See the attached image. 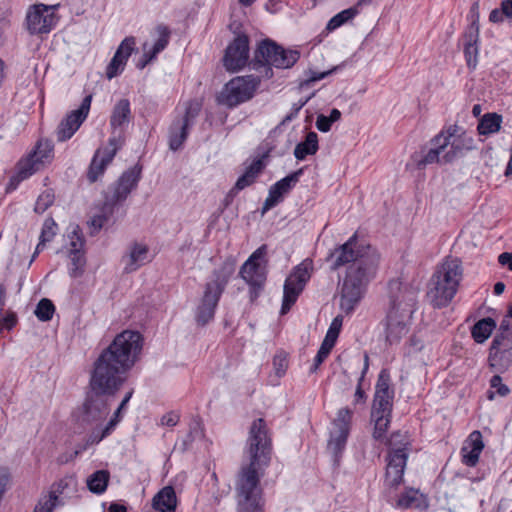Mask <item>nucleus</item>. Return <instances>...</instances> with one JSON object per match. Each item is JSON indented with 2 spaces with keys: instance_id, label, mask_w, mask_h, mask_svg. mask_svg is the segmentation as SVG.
I'll list each match as a JSON object with an SVG mask.
<instances>
[{
  "instance_id": "obj_60",
  "label": "nucleus",
  "mask_w": 512,
  "mask_h": 512,
  "mask_svg": "<svg viewBox=\"0 0 512 512\" xmlns=\"http://www.w3.org/2000/svg\"><path fill=\"white\" fill-rule=\"evenodd\" d=\"M135 45H136V41H135V38L132 37V36H129V37H126L119 45V47L117 48V50L121 51L122 52V55L126 58V59H129V57L131 56L132 52L134 51L135 49Z\"/></svg>"
},
{
  "instance_id": "obj_4",
  "label": "nucleus",
  "mask_w": 512,
  "mask_h": 512,
  "mask_svg": "<svg viewBox=\"0 0 512 512\" xmlns=\"http://www.w3.org/2000/svg\"><path fill=\"white\" fill-rule=\"evenodd\" d=\"M391 306L386 317V342L398 344L409 331V321L415 311L418 290L399 280L389 282Z\"/></svg>"
},
{
  "instance_id": "obj_48",
  "label": "nucleus",
  "mask_w": 512,
  "mask_h": 512,
  "mask_svg": "<svg viewBox=\"0 0 512 512\" xmlns=\"http://www.w3.org/2000/svg\"><path fill=\"white\" fill-rule=\"evenodd\" d=\"M55 312V306L50 299L43 298L41 299L35 309L36 317L43 322L50 321Z\"/></svg>"
},
{
  "instance_id": "obj_39",
  "label": "nucleus",
  "mask_w": 512,
  "mask_h": 512,
  "mask_svg": "<svg viewBox=\"0 0 512 512\" xmlns=\"http://www.w3.org/2000/svg\"><path fill=\"white\" fill-rule=\"evenodd\" d=\"M203 429L201 427V424L199 421H193L190 425H189V431L188 433L185 435V437L183 439H181V441L179 443H177L179 449L181 452H186L188 451L191 446H192V443L196 440V439H200L201 437H203Z\"/></svg>"
},
{
  "instance_id": "obj_31",
  "label": "nucleus",
  "mask_w": 512,
  "mask_h": 512,
  "mask_svg": "<svg viewBox=\"0 0 512 512\" xmlns=\"http://www.w3.org/2000/svg\"><path fill=\"white\" fill-rule=\"evenodd\" d=\"M265 154L266 151L263 153L261 158L255 159L246 169L244 174L237 179L234 185L235 190H238L240 192L241 190L245 189L246 187L252 185L255 182L257 176L264 168L263 159L265 158Z\"/></svg>"
},
{
  "instance_id": "obj_47",
  "label": "nucleus",
  "mask_w": 512,
  "mask_h": 512,
  "mask_svg": "<svg viewBox=\"0 0 512 512\" xmlns=\"http://www.w3.org/2000/svg\"><path fill=\"white\" fill-rule=\"evenodd\" d=\"M128 59H126L122 52L119 50H116L113 58L111 59L110 63L107 66L106 69V76L108 79H112L116 77L119 73H121L127 63Z\"/></svg>"
},
{
  "instance_id": "obj_50",
  "label": "nucleus",
  "mask_w": 512,
  "mask_h": 512,
  "mask_svg": "<svg viewBox=\"0 0 512 512\" xmlns=\"http://www.w3.org/2000/svg\"><path fill=\"white\" fill-rule=\"evenodd\" d=\"M63 505V501H56L54 497L46 493L41 495L33 512H53L56 507Z\"/></svg>"
},
{
  "instance_id": "obj_56",
  "label": "nucleus",
  "mask_w": 512,
  "mask_h": 512,
  "mask_svg": "<svg viewBox=\"0 0 512 512\" xmlns=\"http://www.w3.org/2000/svg\"><path fill=\"white\" fill-rule=\"evenodd\" d=\"M490 347L512 349V331L497 332Z\"/></svg>"
},
{
  "instance_id": "obj_11",
  "label": "nucleus",
  "mask_w": 512,
  "mask_h": 512,
  "mask_svg": "<svg viewBox=\"0 0 512 512\" xmlns=\"http://www.w3.org/2000/svg\"><path fill=\"white\" fill-rule=\"evenodd\" d=\"M141 173L142 167L139 165L123 172L119 179L108 187L105 193V201L114 207L124 202L131 191L137 187L141 179Z\"/></svg>"
},
{
  "instance_id": "obj_26",
  "label": "nucleus",
  "mask_w": 512,
  "mask_h": 512,
  "mask_svg": "<svg viewBox=\"0 0 512 512\" xmlns=\"http://www.w3.org/2000/svg\"><path fill=\"white\" fill-rule=\"evenodd\" d=\"M132 119L130 101L126 98L120 99L113 107L110 115V127L114 131H125Z\"/></svg>"
},
{
  "instance_id": "obj_33",
  "label": "nucleus",
  "mask_w": 512,
  "mask_h": 512,
  "mask_svg": "<svg viewBox=\"0 0 512 512\" xmlns=\"http://www.w3.org/2000/svg\"><path fill=\"white\" fill-rule=\"evenodd\" d=\"M319 149L318 135L314 131L307 133L305 140L298 143L294 149L297 160H304L309 155H314Z\"/></svg>"
},
{
  "instance_id": "obj_59",
  "label": "nucleus",
  "mask_w": 512,
  "mask_h": 512,
  "mask_svg": "<svg viewBox=\"0 0 512 512\" xmlns=\"http://www.w3.org/2000/svg\"><path fill=\"white\" fill-rule=\"evenodd\" d=\"M337 70V67H334L333 69H330L328 71L324 72H309V76L301 82V87H310L314 82L319 81L327 77L328 75H331L334 71Z\"/></svg>"
},
{
  "instance_id": "obj_49",
  "label": "nucleus",
  "mask_w": 512,
  "mask_h": 512,
  "mask_svg": "<svg viewBox=\"0 0 512 512\" xmlns=\"http://www.w3.org/2000/svg\"><path fill=\"white\" fill-rule=\"evenodd\" d=\"M465 47H464V54L467 61V64L469 67H475L477 62V54H478V47L477 42L479 39V34L475 37V39H471L470 37H466Z\"/></svg>"
},
{
  "instance_id": "obj_62",
  "label": "nucleus",
  "mask_w": 512,
  "mask_h": 512,
  "mask_svg": "<svg viewBox=\"0 0 512 512\" xmlns=\"http://www.w3.org/2000/svg\"><path fill=\"white\" fill-rule=\"evenodd\" d=\"M179 420L180 415L175 411H170L161 417L160 423L163 426L174 427L178 424Z\"/></svg>"
},
{
  "instance_id": "obj_30",
  "label": "nucleus",
  "mask_w": 512,
  "mask_h": 512,
  "mask_svg": "<svg viewBox=\"0 0 512 512\" xmlns=\"http://www.w3.org/2000/svg\"><path fill=\"white\" fill-rule=\"evenodd\" d=\"M189 128L186 120H173L168 132V144L172 151H177L182 147L188 137Z\"/></svg>"
},
{
  "instance_id": "obj_38",
  "label": "nucleus",
  "mask_w": 512,
  "mask_h": 512,
  "mask_svg": "<svg viewBox=\"0 0 512 512\" xmlns=\"http://www.w3.org/2000/svg\"><path fill=\"white\" fill-rule=\"evenodd\" d=\"M502 116L497 113H486L479 120L477 130L480 135H489L500 130Z\"/></svg>"
},
{
  "instance_id": "obj_22",
  "label": "nucleus",
  "mask_w": 512,
  "mask_h": 512,
  "mask_svg": "<svg viewBox=\"0 0 512 512\" xmlns=\"http://www.w3.org/2000/svg\"><path fill=\"white\" fill-rule=\"evenodd\" d=\"M155 34L157 35V39L151 48H148L147 43L143 45L144 52L142 58L137 63V68L139 69H144L150 62L156 59L157 55L169 44L171 31L166 25H157Z\"/></svg>"
},
{
  "instance_id": "obj_20",
  "label": "nucleus",
  "mask_w": 512,
  "mask_h": 512,
  "mask_svg": "<svg viewBox=\"0 0 512 512\" xmlns=\"http://www.w3.org/2000/svg\"><path fill=\"white\" fill-rule=\"evenodd\" d=\"M266 247L263 245L259 247L252 255L246 260L240 269L241 278L255 288H262L266 280L264 270L260 267L258 261L265 255Z\"/></svg>"
},
{
  "instance_id": "obj_51",
  "label": "nucleus",
  "mask_w": 512,
  "mask_h": 512,
  "mask_svg": "<svg viewBox=\"0 0 512 512\" xmlns=\"http://www.w3.org/2000/svg\"><path fill=\"white\" fill-rule=\"evenodd\" d=\"M390 373L387 369H382L378 375L375 386V394L394 395V391L390 389Z\"/></svg>"
},
{
  "instance_id": "obj_28",
  "label": "nucleus",
  "mask_w": 512,
  "mask_h": 512,
  "mask_svg": "<svg viewBox=\"0 0 512 512\" xmlns=\"http://www.w3.org/2000/svg\"><path fill=\"white\" fill-rule=\"evenodd\" d=\"M177 497L172 486L162 488L152 500V507L159 512H175Z\"/></svg>"
},
{
  "instance_id": "obj_36",
  "label": "nucleus",
  "mask_w": 512,
  "mask_h": 512,
  "mask_svg": "<svg viewBox=\"0 0 512 512\" xmlns=\"http://www.w3.org/2000/svg\"><path fill=\"white\" fill-rule=\"evenodd\" d=\"M308 100L309 98L305 99L304 101H300L299 103L293 104L291 112L288 115H286L284 119L281 121V123L270 132L269 136L262 144V147L266 149V154L264 155V157H268L269 154L275 148L274 140L272 139L273 134L277 133L281 125H284L285 123L292 121L298 115L302 107L308 102Z\"/></svg>"
},
{
  "instance_id": "obj_13",
  "label": "nucleus",
  "mask_w": 512,
  "mask_h": 512,
  "mask_svg": "<svg viewBox=\"0 0 512 512\" xmlns=\"http://www.w3.org/2000/svg\"><path fill=\"white\" fill-rule=\"evenodd\" d=\"M249 37L246 34H238L225 49L223 56V66L229 72H238L249 61Z\"/></svg>"
},
{
  "instance_id": "obj_43",
  "label": "nucleus",
  "mask_w": 512,
  "mask_h": 512,
  "mask_svg": "<svg viewBox=\"0 0 512 512\" xmlns=\"http://www.w3.org/2000/svg\"><path fill=\"white\" fill-rule=\"evenodd\" d=\"M393 396L394 395L375 394L371 415H378V414L391 415Z\"/></svg>"
},
{
  "instance_id": "obj_34",
  "label": "nucleus",
  "mask_w": 512,
  "mask_h": 512,
  "mask_svg": "<svg viewBox=\"0 0 512 512\" xmlns=\"http://www.w3.org/2000/svg\"><path fill=\"white\" fill-rule=\"evenodd\" d=\"M6 286L0 283V334L3 330H12L18 323V316L12 310H7L5 315L2 316L6 304Z\"/></svg>"
},
{
  "instance_id": "obj_3",
  "label": "nucleus",
  "mask_w": 512,
  "mask_h": 512,
  "mask_svg": "<svg viewBox=\"0 0 512 512\" xmlns=\"http://www.w3.org/2000/svg\"><path fill=\"white\" fill-rule=\"evenodd\" d=\"M328 259L331 261L332 270L347 267L341 285L339 305L346 315L352 314L363 298L368 283L376 274L380 256L372 246L360 244L355 233L344 244L336 247Z\"/></svg>"
},
{
  "instance_id": "obj_10",
  "label": "nucleus",
  "mask_w": 512,
  "mask_h": 512,
  "mask_svg": "<svg viewBox=\"0 0 512 512\" xmlns=\"http://www.w3.org/2000/svg\"><path fill=\"white\" fill-rule=\"evenodd\" d=\"M352 411L349 408H342L337 412L334 419L327 449L333 455L334 461L338 462L342 452L345 449L347 439L350 433V424Z\"/></svg>"
},
{
  "instance_id": "obj_46",
  "label": "nucleus",
  "mask_w": 512,
  "mask_h": 512,
  "mask_svg": "<svg viewBox=\"0 0 512 512\" xmlns=\"http://www.w3.org/2000/svg\"><path fill=\"white\" fill-rule=\"evenodd\" d=\"M371 417L375 422L373 438L377 441H383V439L385 437V433L390 425L391 415L378 414V415H371Z\"/></svg>"
},
{
  "instance_id": "obj_24",
  "label": "nucleus",
  "mask_w": 512,
  "mask_h": 512,
  "mask_svg": "<svg viewBox=\"0 0 512 512\" xmlns=\"http://www.w3.org/2000/svg\"><path fill=\"white\" fill-rule=\"evenodd\" d=\"M132 395H133V390H130L129 392L126 393L125 397L122 399L120 405L116 409L113 417L103 428L99 427L100 424H95L96 427L92 430V432L86 438V440L88 441V444H91V445L98 444L100 441H102L105 437H107L114 430L115 426L120 421V414H121L122 410L126 407L128 402L130 401Z\"/></svg>"
},
{
  "instance_id": "obj_27",
  "label": "nucleus",
  "mask_w": 512,
  "mask_h": 512,
  "mask_svg": "<svg viewBox=\"0 0 512 512\" xmlns=\"http://www.w3.org/2000/svg\"><path fill=\"white\" fill-rule=\"evenodd\" d=\"M73 234L76 236V240H71L69 274L71 277H78L82 274L85 265V259L80 250L83 246V240L77 230H74Z\"/></svg>"
},
{
  "instance_id": "obj_21",
  "label": "nucleus",
  "mask_w": 512,
  "mask_h": 512,
  "mask_svg": "<svg viewBox=\"0 0 512 512\" xmlns=\"http://www.w3.org/2000/svg\"><path fill=\"white\" fill-rule=\"evenodd\" d=\"M343 324V317L341 315L336 316L330 326L329 329L325 335V338L314 358V363L310 368V372H316L318 367L324 362V360L328 357L331 350L333 349L337 338L339 336V333L341 331Z\"/></svg>"
},
{
  "instance_id": "obj_12",
  "label": "nucleus",
  "mask_w": 512,
  "mask_h": 512,
  "mask_svg": "<svg viewBox=\"0 0 512 512\" xmlns=\"http://www.w3.org/2000/svg\"><path fill=\"white\" fill-rule=\"evenodd\" d=\"M310 279V273L306 266L299 265L286 278L283 287V300L280 313L282 315L288 313L292 306L296 303L299 295L305 288L306 283Z\"/></svg>"
},
{
  "instance_id": "obj_42",
  "label": "nucleus",
  "mask_w": 512,
  "mask_h": 512,
  "mask_svg": "<svg viewBox=\"0 0 512 512\" xmlns=\"http://www.w3.org/2000/svg\"><path fill=\"white\" fill-rule=\"evenodd\" d=\"M124 132L125 131L121 130L111 131V136L108 139L107 146L105 148H101L102 152L105 153L108 156V158L113 159L118 150H120L123 147L125 143Z\"/></svg>"
},
{
  "instance_id": "obj_7",
  "label": "nucleus",
  "mask_w": 512,
  "mask_h": 512,
  "mask_svg": "<svg viewBox=\"0 0 512 512\" xmlns=\"http://www.w3.org/2000/svg\"><path fill=\"white\" fill-rule=\"evenodd\" d=\"M234 271L235 264L229 260L213 271L211 280L206 283L203 296L196 309L195 319L199 325L204 326L214 318L221 295Z\"/></svg>"
},
{
  "instance_id": "obj_61",
  "label": "nucleus",
  "mask_w": 512,
  "mask_h": 512,
  "mask_svg": "<svg viewBox=\"0 0 512 512\" xmlns=\"http://www.w3.org/2000/svg\"><path fill=\"white\" fill-rule=\"evenodd\" d=\"M490 387L495 389L496 392L502 397L507 396L510 392L508 386L502 383V378L500 375H494L490 379Z\"/></svg>"
},
{
  "instance_id": "obj_14",
  "label": "nucleus",
  "mask_w": 512,
  "mask_h": 512,
  "mask_svg": "<svg viewBox=\"0 0 512 512\" xmlns=\"http://www.w3.org/2000/svg\"><path fill=\"white\" fill-rule=\"evenodd\" d=\"M53 151L54 145L50 140H39L26 162L20 163L17 174L19 180L27 179L38 171L43 164L50 162L53 158Z\"/></svg>"
},
{
  "instance_id": "obj_19",
  "label": "nucleus",
  "mask_w": 512,
  "mask_h": 512,
  "mask_svg": "<svg viewBox=\"0 0 512 512\" xmlns=\"http://www.w3.org/2000/svg\"><path fill=\"white\" fill-rule=\"evenodd\" d=\"M302 174L303 168H300L273 184L270 187L268 196L263 203L262 214H265L267 211L282 202L284 196L287 195L299 182Z\"/></svg>"
},
{
  "instance_id": "obj_45",
  "label": "nucleus",
  "mask_w": 512,
  "mask_h": 512,
  "mask_svg": "<svg viewBox=\"0 0 512 512\" xmlns=\"http://www.w3.org/2000/svg\"><path fill=\"white\" fill-rule=\"evenodd\" d=\"M114 208V206L104 200L100 213L92 217L90 221L91 226L96 231H99L109 221L114 212Z\"/></svg>"
},
{
  "instance_id": "obj_37",
  "label": "nucleus",
  "mask_w": 512,
  "mask_h": 512,
  "mask_svg": "<svg viewBox=\"0 0 512 512\" xmlns=\"http://www.w3.org/2000/svg\"><path fill=\"white\" fill-rule=\"evenodd\" d=\"M109 480L110 473L108 470H97L87 478V488L90 492L101 495L106 491Z\"/></svg>"
},
{
  "instance_id": "obj_55",
  "label": "nucleus",
  "mask_w": 512,
  "mask_h": 512,
  "mask_svg": "<svg viewBox=\"0 0 512 512\" xmlns=\"http://www.w3.org/2000/svg\"><path fill=\"white\" fill-rule=\"evenodd\" d=\"M57 231V224L52 218H48L44 221L40 239L41 244H45L46 242H49L53 239V237L56 235Z\"/></svg>"
},
{
  "instance_id": "obj_29",
  "label": "nucleus",
  "mask_w": 512,
  "mask_h": 512,
  "mask_svg": "<svg viewBox=\"0 0 512 512\" xmlns=\"http://www.w3.org/2000/svg\"><path fill=\"white\" fill-rule=\"evenodd\" d=\"M488 361L492 369L504 373L512 366V349L490 347Z\"/></svg>"
},
{
  "instance_id": "obj_40",
  "label": "nucleus",
  "mask_w": 512,
  "mask_h": 512,
  "mask_svg": "<svg viewBox=\"0 0 512 512\" xmlns=\"http://www.w3.org/2000/svg\"><path fill=\"white\" fill-rule=\"evenodd\" d=\"M357 14V7H350L348 9L342 10L328 21L326 25V30L328 32L334 31L335 29L341 27L348 21L352 20Z\"/></svg>"
},
{
  "instance_id": "obj_63",
  "label": "nucleus",
  "mask_w": 512,
  "mask_h": 512,
  "mask_svg": "<svg viewBox=\"0 0 512 512\" xmlns=\"http://www.w3.org/2000/svg\"><path fill=\"white\" fill-rule=\"evenodd\" d=\"M10 481V474L6 468L0 467V501L2 500L8 484Z\"/></svg>"
},
{
  "instance_id": "obj_54",
  "label": "nucleus",
  "mask_w": 512,
  "mask_h": 512,
  "mask_svg": "<svg viewBox=\"0 0 512 512\" xmlns=\"http://www.w3.org/2000/svg\"><path fill=\"white\" fill-rule=\"evenodd\" d=\"M201 110V105L197 101H191L188 103L185 113L182 116L176 117L177 120H186L188 126H192L195 118L198 116Z\"/></svg>"
},
{
  "instance_id": "obj_64",
  "label": "nucleus",
  "mask_w": 512,
  "mask_h": 512,
  "mask_svg": "<svg viewBox=\"0 0 512 512\" xmlns=\"http://www.w3.org/2000/svg\"><path fill=\"white\" fill-rule=\"evenodd\" d=\"M332 124H333V122H330V119L327 116H325L323 114H320L317 116L316 127L319 131H321V132L330 131Z\"/></svg>"
},
{
  "instance_id": "obj_44",
  "label": "nucleus",
  "mask_w": 512,
  "mask_h": 512,
  "mask_svg": "<svg viewBox=\"0 0 512 512\" xmlns=\"http://www.w3.org/2000/svg\"><path fill=\"white\" fill-rule=\"evenodd\" d=\"M114 208V206L104 200L100 213L92 217L90 221L91 226L96 231H99L109 221L114 212Z\"/></svg>"
},
{
  "instance_id": "obj_9",
  "label": "nucleus",
  "mask_w": 512,
  "mask_h": 512,
  "mask_svg": "<svg viewBox=\"0 0 512 512\" xmlns=\"http://www.w3.org/2000/svg\"><path fill=\"white\" fill-rule=\"evenodd\" d=\"M262 79L264 78L259 73L258 75L237 76L231 79L223 87L218 96V102L233 108L250 100Z\"/></svg>"
},
{
  "instance_id": "obj_58",
  "label": "nucleus",
  "mask_w": 512,
  "mask_h": 512,
  "mask_svg": "<svg viewBox=\"0 0 512 512\" xmlns=\"http://www.w3.org/2000/svg\"><path fill=\"white\" fill-rule=\"evenodd\" d=\"M69 482L70 481L68 479H60L59 481L51 485V488L47 492V494L50 495L51 497H54L56 501H62V499H60V496L68 488Z\"/></svg>"
},
{
  "instance_id": "obj_8",
  "label": "nucleus",
  "mask_w": 512,
  "mask_h": 512,
  "mask_svg": "<svg viewBox=\"0 0 512 512\" xmlns=\"http://www.w3.org/2000/svg\"><path fill=\"white\" fill-rule=\"evenodd\" d=\"M389 446L390 449L386 457L385 484L388 487L396 488L403 480L404 470L411 447L410 436L407 432L396 431L392 433L389 439Z\"/></svg>"
},
{
  "instance_id": "obj_6",
  "label": "nucleus",
  "mask_w": 512,
  "mask_h": 512,
  "mask_svg": "<svg viewBox=\"0 0 512 512\" xmlns=\"http://www.w3.org/2000/svg\"><path fill=\"white\" fill-rule=\"evenodd\" d=\"M462 279V266L457 258H447L434 272L427 293L435 308L446 307L454 298Z\"/></svg>"
},
{
  "instance_id": "obj_18",
  "label": "nucleus",
  "mask_w": 512,
  "mask_h": 512,
  "mask_svg": "<svg viewBox=\"0 0 512 512\" xmlns=\"http://www.w3.org/2000/svg\"><path fill=\"white\" fill-rule=\"evenodd\" d=\"M431 144L433 147L427 152L422 150L411 156V162L417 169H424L427 165L434 163H444L443 154L449 146V136L440 132L431 140Z\"/></svg>"
},
{
  "instance_id": "obj_57",
  "label": "nucleus",
  "mask_w": 512,
  "mask_h": 512,
  "mask_svg": "<svg viewBox=\"0 0 512 512\" xmlns=\"http://www.w3.org/2000/svg\"><path fill=\"white\" fill-rule=\"evenodd\" d=\"M53 201H54V196L50 192L42 193L36 201L35 208H34L35 212L36 213L45 212L53 204Z\"/></svg>"
},
{
  "instance_id": "obj_2",
  "label": "nucleus",
  "mask_w": 512,
  "mask_h": 512,
  "mask_svg": "<svg viewBox=\"0 0 512 512\" xmlns=\"http://www.w3.org/2000/svg\"><path fill=\"white\" fill-rule=\"evenodd\" d=\"M272 439L263 418L255 419L249 428L243 464L236 481L237 512H264L265 500L260 479L272 458Z\"/></svg>"
},
{
  "instance_id": "obj_53",
  "label": "nucleus",
  "mask_w": 512,
  "mask_h": 512,
  "mask_svg": "<svg viewBox=\"0 0 512 512\" xmlns=\"http://www.w3.org/2000/svg\"><path fill=\"white\" fill-rule=\"evenodd\" d=\"M368 369H369V356L367 353H365L364 354L363 370H362L361 376L359 378L358 385L356 387V391H355V395H354L355 403H364L366 401L367 396H366L364 390L362 389V382L364 380V377H365Z\"/></svg>"
},
{
  "instance_id": "obj_16",
  "label": "nucleus",
  "mask_w": 512,
  "mask_h": 512,
  "mask_svg": "<svg viewBox=\"0 0 512 512\" xmlns=\"http://www.w3.org/2000/svg\"><path fill=\"white\" fill-rule=\"evenodd\" d=\"M56 23L52 8L44 4L30 7L26 15L27 29L31 34L49 33Z\"/></svg>"
},
{
  "instance_id": "obj_15",
  "label": "nucleus",
  "mask_w": 512,
  "mask_h": 512,
  "mask_svg": "<svg viewBox=\"0 0 512 512\" xmlns=\"http://www.w3.org/2000/svg\"><path fill=\"white\" fill-rule=\"evenodd\" d=\"M92 102V95L85 96L78 109L71 111L58 125L56 137L59 142L70 139L87 118Z\"/></svg>"
},
{
  "instance_id": "obj_1",
  "label": "nucleus",
  "mask_w": 512,
  "mask_h": 512,
  "mask_svg": "<svg viewBox=\"0 0 512 512\" xmlns=\"http://www.w3.org/2000/svg\"><path fill=\"white\" fill-rule=\"evenodd\" d=\"M143 346L138 331L125 330L118 334L93 364L89 391L83 403L80 421L101 424L110 412L111 403L125 383L127 372L135 365Z\"/></svg>"
},
{
  "instance_id": "obj_52",
  "label": "nucleus",
  "mask_w": 512,
  "mask_h": 512,
  "mask_svg": "<svg viewBox=\"0 0 512 512\" xmlns=\"http://www.w3.org/2000/svg\"><path fill=\"white\" fill-rule=\"evenodd\" d=\"M468 17L471 21V24L468 31L466 32V37L475 39V37L479 34V2L476 1L471 5Z\"/></svg>"
},
{
  "instance_id": "obj_5",
  "label": "nucleus",
  "mask_w": 512,
  "mask_h": 512,
  "mask_svg": "<svg viewBox=\"0 0 512 512\" xmlns=\"http://www.w3.org/2000/svg\"><path fill=\"white\" fill-rule=\"evenodd\" d=\"M300 58L297 49H285L277 42L267 38L261 40L250 60V69L256 71L264 79L273 77L272 67L278 69L291 68Z\"/></svg>"
},
{
  "instance_id": "obj_23",
  "label": "nucleus",
  "mask_w": 512,
  "mask_h": 512,
  "mask_svg": "<svg viewBox=\"0 0 512 512\" xmlns=\"http://www.w3.org/2000/svg\"><path fill=\"white\" fill-rule=\"evenodd\" d=\"M483 449L482 434L480 431L475 430L470 433L461 448L462 463L468 467L476 466Z\"/></svg>"
},
{
  "instance_id": "obj_17",
  "label": "nucleus",
  "mask_w": 512,
  "mask_h": 512,
  "mask_svg": "<svg viewBox=\"0 0 512 512\" xmlns=\"http://www.w3.org/2000/svg\"><path fill=\"white\" fill-rule=\"evenodd\" d=\"M458 131L457 125H451L446 131H442L445 136H449V146L443 154L444 163H451L474 149V139L465 132L458 134Z\"/></svg>"
},
{
  "instance_id": "obj_25",
  "label": "nucleus",
  "mask_w": 512,
  "mask_h": 512,
  "mask_svg": "<svg viewBox=\"0 0 512 512\" xmlns=\"http://www.w3.org/2000/svg\"><path fill=\"white\" fill-rule=\"evenodd\" d=\"M149 249L147 245L133 243L129 246L127 255L123 256L124 272L132 273L144 265L148 260Z\"/></svg>"
},
{
  "instance_id": "obj_32",
  "label": "nucleus",
  "mask_w": 512,
  "mask_h": 512,
  "mask_svg": "<svg viewBox=\"0 0 512 512\" xmlns=\"http://www.w3.org/2000/svg\"><path fill=\"white\" fill-rule=\"evenodd\" d=\"M112 160L113 159L108 158V156L102 152L101 148L97 149L87 172L88 180L91 183L96 182Z\"/></svg>"
},
{
  "instance_id": "obj_35",
  "label": "nucleus",
  "mask_w": 512,
  "mask_h": 512,
  "mask_svg": "<svg viewBox=\"0 0 512 512\" xmlns=\"http://www.w3.org/2000/svg\"><path fill=\"white\" fill-rule=\"evenodd\" d=\"M496 328V322L491 317H486L477 321L472 329L471 334L476 343H484Z\"/></svg>"
},
{
  "instance_id": "obj_41",
  "label": "nucleus",
  "mask_w": 512,
  "mask_h": 512,
  "mask_svg": "<svg viewBox=\"0 0 512 512\" xmlns=\"http://www.w3.org/2000/svg\"><path fill=\"white\" fill-rule=\"evenodd\" d=\"M422 502V495H419L418 490L415 489H407L404 493H402L397 502L396 507L408 509V508H419Z\"/></svg>"
}]
</instances>
